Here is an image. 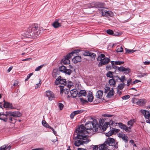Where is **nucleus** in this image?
I'll return each mask as SVG.
<instances>
[{
	"mask_svg": "<svg viewBox=\"0 0 150 150\" xmlns=\"http://www.w3.org/2000/svg\"><path fill=\"white\" fill-rule=\"evenodd\" d=\"M118 137L121 138L125 142L127 143L128 140V138L127 136L125 135L124 133H119L117 134Z\"/></svg>",
	"mask_w": 150,
	"mask_h": 150,
	"instance_id": "dca6fc26",
	"label": "nucleus"
},
{
	"mask_svg": "<svg viewBox=\"0 0 150 150\" xmlns=\"http://www.w3.org/2000/svg\"><path fill=\"white\" fill-rule=\"evenodd\" d=\"M105 55L103 54H100V55H99L97 58V60L98 61H99L100 60V59H103V58H105Z\"/></svg>",
	"mask_w": 150,
	"mask_h": 150,
	"instance_id": "e433bc0d",
	"label": "nucleus"
},
{
	"mask_svg": "<svg viewBox=\"0 0 150 150\" xmlns=\"http://www.w3.org/2000/svg\"><path fill=\"white\" fill-rule=\"evenodd\" d=\"M124 62L123 61H116L115 62V65H120L123 64L124 63Z\"/></svg>",
	"mask_w": 150,
	"mask_h": 150,
	"instance_id": "de8ad7c7",
	"label": "nucleus"
},
{
	"mask_svg": "<svg viewBox=\"0 0 150 150\" xmlns=\"http://www.w3.org/2000/svg\"><path fill=\"white\" fill-rule=\"evenodd\" d=\"M80 101L81 102L82 104H85L86 103L88 102L87 100L84 99V98H79Z\"/></svg>",
	"mask_w": 150,
	"mask_h": 150,
	"instance_id": "58836bf2",
	"label": "nucleus"
},
{
	"mask_svg": "<svg viewBox=\"0 0 150 150\" xmlns=\"http://www.w3.org/2000/svg\"><path fill=\"white\" fill-rule=\"evenodd\" d=\"M140 112L144 116L146 120V122L150 124V111H149L144 110H141Z\"/></svg>",
	"mask_w": 150,
	"mask_h": 150,
	"instance_id": "0eeeda50",
	"label": "nucleus"
},
{
	"mask_svg": "<svg viewBox=\"0 0 150 150\" xmlns=\"http://www.w3.org/2000/svg\"><path fill=\"white\" fill-rule=\"evenodd\" d=\"M119 35V33H118L115 31L114 32H113V34L112 35L113 36H116Z\"/></svg>",
	"mask_w": 150,
	"mask_h": 150,
	"instance_id": "69168bd1",
	"label": "nucleus"
},
{
	"mask_svg": "<svg viewBox=\"0 0 150 150\" xmlns=\"http://www.w3.org/2000/svg\"><path fill=\"white\" fill-rule=\"evenodd\" d=\"M112 116V115H111L107 114H105L103 115V116L104 117H111Z\"/></svg>",
	"mask_w": 150,
	"mask_h": 150,
	"instance_id": "0e129e2a",
	"label": "nucleus"
},
{
	"mask_svg": "<svg viewBox=\"0 0 150 150\" xmlns=\"http://www.w3.org/2000/svg\"><path fill=\"white\" fill-rule=\"evenodd\" d=\"M100 3L98 4H96L95 5V6H92L91 4H88L87 6L88 8H97V9L98 10V8H97L96 7V6H97Z\"/></svg>",
	"mask_w": 150,
	"mask_h": 150,
	"instance_id": "c03bdc74",
	"label": "nucleus"
},
{
	"mask_svg": "<svg viewBox=\"0 0 150 150\" xmlns=\"http://www.w3.org/2000/svg\"><path fill=\"white\" fill-rule=\"evenodd\" d=\"M110 88L108 86H106L105 88V91H104V93H107L108 91L110 90Z\"/></svg>",
	"mask_w": 150,
	"mask_h": 150,
	"instance_id": "5fc2aeb1",
	"label": "nucleus"
},
{
	"mask_svg": "<svg viewBox=\"0 0 150 150\" xmlns=\"http://www.w3.org/2000/svg\"><path fill=\"white\" fill-rule=\"evenodd\" d=\"M120 81L119 82H122L123 83L125 80V76H122L120 78Z\"/></svg>",
	"mask_w": 150,
	"mask_h": 150,
	"instance_id": "37998d69",
	"label": "nucleus"
},
{
	"mask_svg": "<svg viewBox=\"0 0 150 150\" xmlns=\"http://www.w3.org/2000/svg\"><path fill=\"white\" fill-rule=\"evenodd\" d=\"M98 122L96 120H93V122L88 121L87 122L84 126V129L90 130L94 128L95 131H98Z\"/></svg>",
	"mask_w": 150,
	"mask_h": 150,
	"instance_id": "20e7f679",
	"label": "nucleus"
},
{
	"mask_svg": "<svg viewBox=\"0 0 150 150\" xmlns=\"http://www.w3.org/2000/svg\"><path fill=\"white\" fill-rule=\"evenodd\" d=\"M112 68H113L115 69H117L118 67H117L115 65V64H114L112 65Z\"/></svg>",
	"mask_w": 150,
	"mask_h": 150,
	"instance_id": "338daca9",
	"label": "nucleus"
},
{
	"mask_svg": "<svg viewBox=\"0 0 150 150\" xmlns=\"http://www.w3.org/2000/svg\"><path fill=\"white\" fill-rule=\"evenodd\" d=\"M112 79H113L116 82V81L119 82V81H119L120 79V77L117 75H114Z\"/></svg>",
	"mask_w": 150,
	"mask_h": 150,
	"instance_id": "c9c22d12",
	"label": "nucleus"
},
{
	"mask_svg": "<svg viewBox=\"0 0 150 150\" xmlns=\"http://www.w3.org/2000/svg\"><path fill=\"white\" fill-rule=\"evenodd\" d=\"M87 97L88 101L91 102L93 101V97L92 94V93L91 92L88 93L87 95Z\"/></svg>",
	"mask_w": 150,
	"mask_h": 150,
	"instance_id": "393cba45",
	"label": "nucleus"
},
{
	"mask_svg": "<svg viewBox=\"0 0 150 150\" xmlns=\"http://www.w3.org/2000/svg\"><path fill=\"white\" fill-rule=\"evenodd\" d=\"M112 69V67L110 65H108L106 66V69L109 70Z\"/></svg>",
	"mask_w": 150,
	"mask_h": 150,
	"instance_id": "4d7b16f0",
	"label": "nucleus"
},
{
	"mask_svg": "<svg viewBox=\"0 0 150 150\" xmlns=\"http://www.w3.org/2000/svg\"><path fill=\"white\" fill-rule=\"evenodd\" d=\"M4 103L2 104L3 105V108H8L10 109L13 108V107L12 104L8 102H5L4 100Z\"/></svg>",
	"mask_w": 150,
	"mask_h": 150,
	"instance_id": "a211bd4d",
	"label": "nucleus"
},
{
	"mask_svg": "<svg viewBox=\"0 0 150 150\" xmlns=\"http://www.w3.org/2000/svg\"><path fill=\"white\" fill-rule=\"evenodd\" d=\"M75 115H76V113L74 111L73 112H72L71 113L70 115V117L71 119H73L74 118V116Z\"/></svg>",
	"mask_w": 150,
	"mask_h": 150,
	"instance_id": "864d4df0",
	"label": "nucleus"
},
{
	"mask_svg": "<svg viewBox=\"0 0 150 150\" xmlns=\"http://www.w3.org/2000/svg\"><path fill=\"white\" fill-rule=\"evenodd\" d=\"M137 100L136 98H134L133 100V102L134 103H136L138 104H140L141 105H143L146 103V100L145 99H140L139 100H138L137 101L135 102V100Z\"/></svg>",
	"mask_w": 150,
	"mask_h": 150,
	"instance_id": "f3484780",
	"label": "nucleus"
},
{
	"mask_svg": "<svg viewBox=\"0 0 150 150\" xmlns=\"http://www.w3.org/2000/svg\"><path fill=\"white\" fill-rule=\"evenodd\" d=\"M114 91L113 90V89L112 88L111 90H110L108 93L106 97L108 98H111L114 95Z\"/></svg>",
	"mask_w": 150,
	"mask_h": 150,
	"instance_id": "4be33fe9",
	"label": "nucleus"
},
{
	"mask_svg": "<svg viewBox=\"0 0 150 150\" xmlns=\"http://www.w3.org/2000/svg\"><path fill=\"white\" fill-rule=\"evenodd\" d=\"M69 56H67V54L62 59L61 62L64 64H69L70 63V61L69 59L71 58V56L69 57Z\"/></svg>",
	"mask_w": 150,
	"mask_h": 150,
	"instance_id": "2eb2a0df",
	"label": "nucleus"
},
{
	"mask_svg": "<svg viewBox=\"0 0 150 150\" xmlns=\"http://www.w3.org/2000/svg\"><path fill=\"white\" fill-rule=\"evenodd\" d=\"M71 96L73 98H76L78 93V91L76 89H72L70 91Z\"/></svg>",
	"mask_w": 150,
	"mask_h": 150,
	"instance_id": "6ab92c4d",
	"label": "nucleus"
},
{
	"mask_svg": "<svg viewBox=\"0 0 150 150\" xmlns=\"http://www.w3.org/2000/svg\"><path fill=\"white\" fill-rule=\"evenodd\" d=\"M84 111V110H77L74 111L76 115L78 114L81 113Z\"/></svg>",
	"mask_w": 150,
	"mask_h": 150,
	"instance_id": "a19ab883",
	"label": "nucleus"
},
{
	"mask_svg": "<svg viewBox=\"0 0 150 150\" xmlns=\"http://www.w3.org/2000/svg\"><path fill=\"white\" fill-rule=\"evenodd\" d=\"M103 91L102 90H99L96 93V96L97 98L101 99L102 97Z\"/></svg>",
	"mask_w": 150,
	"mask_h": 150,
	"instance_id": "412c9836",
	"label": "nucleus"
},
{
	"mask_svg": "<svg viewBox=\"0 0 150 150\" xmlns=\"http://www.w3.org/2000/svg\"><path fill=\"white\" fill-rule=\"evenodd\" d=\"M109 83L111 86H112L113 87H114L115 86L116 82V81L114 80L112 78V79L109 80Z\"/></svg>",
	"mask_w": 150,
	"mask_h": 150,
	"instance_id": "a878e982",
	"label": "nucleus"
},
{
	"mask_svg": "<svg viewBox=\"0 0 150 150\" xmlns=\"http://www.w3.org/2000/svg\"><path fill=\"white\" fill-rule=\"evenodd\" d=\"M117 70L119 71L123 72L125 74H128L131 71V69L129 68H125L123 66L118 67Z\"/></svg>",
	"mask_w": 150,
	"mask_h": 150,
	"instance_id": "1a4fd4ad",
	"label": "nucleus"
},
{
	"mask_svg": "<svg viewBox=\"0 0 150 150\" xmlns=\"http://www.w3.org/2000/svg\"><path fill=\"white\" fill-rule=\"evenodd\" d=\"M113 134L114 132H113V130L112 129L110 130L108 132L106 133L105 134L107 137H109L112 135Z\"/></svg>",
	"mask_w": 150,
	"mask_h": 150,
	"instance_id": "473e14b6",
	"label": "nucleus"
},
{
	"mask_svg": "<svg viewBox=\"0 0 150 150\" xmlns=\"http://www.w3.org/2000/svg\"><path fill=\"white\" fill-rule=\"evenodd\" d=\"M7 114L9 116V120L10 122L14 123L16 122L15 118L18 117L22 116V114L19 111L7 112Z\"/></svg>",
	"mask_w": 150,
	"mask_h": 150,
	"instance_id": "39448f33",
	"label": "nucleus"
},
{
	"mask_svg": "<svg viewBox=\"0 0 150 150\" xmlns=\"http://www.w3.org/2000/svg\"><path fill=\"white\" fill-rule=\"evenodd\" d=\"M114 73L113 72L109 71L107 73L106 76L107 77L113 78L114 76V75H113Z\"/></svg>",
	"mask_w": 150,
	"mask_h": 150,
	"instance_id": "cd10ccee",
	"label": "nucleus"
},
{
	"mask_svg": "<svg viewBox=\"0 0 150 150\" xmlns=\"http://www.w3.org/2000/svg\"><path fill=\"white\" fill-rule=\"evenodd\" d=\"M6 145H4L0 147V150H6Z\"/></svg>",
	"mask_w": 150,
	"mask_h": 150,
	"instance_id": "bf43d9fd",
	"label": "nucleus"
},
{
	"mask_svg": "<svg viewBox=\"0 0 150 150\" xmlns=\"http://www.w3.org/2000/svg\"><path fill=\"white\" fill-rule=\"evenodd\" d=\"M103 4L100 3L97 6H96L98 8V10L100 11V13L102 16H105L106 17H109V16L111 17L113 16V13L110 11H108L106 10V8L103 7Z\"/></svg>",
	"mask_w": 150,
	"mask_h": 150,
	"instance_id": "7ed1b4c3",
	"label": "nucleus"
},
{
	"mask_svg": "<svg viewBox=\"0 0 150 150\" xmlns=\"http://www.w3.org/2000/svg\"><path fill=\"white\" fill-rule=\"evenodd\" d=\"M100 62L98 64V66L99 67L107 64L110 62V59L108 58L105 57L103 59H100Z\"/></svg>",
	"mask_w": 150,
	"mask_h": 150,
	"instance_id": "9d476101",
	"label": "nucleus"
},
{
	"mask_svg": "<svg viewBox=\"0 0 150 150\" xmlns=\"http://www.w3.org/2000/svg\"><path fill=\"white\" fill-rule=\"evenodd\" d=\"M42 125L46 128H51V127L48 124L45 120H42Z\"/></svg>",
	"mask_w": 150,
	"mask_h": 150,
	"instance_id": "bb28decb",
	"label": "nucleus"
},
{
	"mask_svg": "<svg viewBox=\"0 0 150 150\" xmlns=\"http://www.w3.org/2000/svg\"><path fill=\"white\" fill-rule=\"evenodd\" d=\"M33 74V73H31L29 74L27 76V78L25 79V81H27L30 77Z\"/></svg>",
	"mask_w": 150,
	"mask_h": 150,
	"instance_id": "a18cd8bd",
	"label": "nucleus"
},
{
	"mask_svg": "<svg viewBox=\"0 0 150 150\" xmlns=\"http://www.w3.org/2000/svg\"><path fill=\"white\" fill-rule=\"evenodd\" d=\"M80 51V50H75L72 51L71 52L67 54V56H69V57L72 56L73 54H74L78 53Z\"/></svg>",
	"mask_w": 150,
	"mask_h": 150,
	"instance_id": "c85d7f7f",
	"label": "nucleus"
},
{
	"mask_svg": "<svg viewBox=\"0 0 150 150\" xmlns=\"http://www.w3.org/2000/svg\"><path fill=\"white\" fill-rule=\"evenodd\" d=\"M106 144L108 146H112L114 147L115 149L118 148V142L115 143V139L112 138L108 137L105 142Z\"/></svg>",
	"mask_w": 150,
	"mask_h": 150,
	"instance_id": "423d86ee",
	"label": "nucleus"
},
{
	"mask_svg": "<svg viewBox=\"0 0 150 150\" xmlns=\"http://www.w3.org/2000/svg\"><path fill=\"white\" fill-rule=\"evenodd\" d=\"M67 87L70 89V88L73 86V83L71 81H68L67 85Z\"/></svg>",
	"mask_w": 150,
	"mask_h": 150,
	"instance_id": "f704fd0d",
	"label": "nucleus"
},
{
	"mask_svg": "<svg viewBox=\"0 0 150 150\" xmlns=\"http://www.w3.org/2000/svg\"><path fill=\"white\" fill-rule=\"evenodd\" d=\"M90 54L89 56L91 57L92 58H93L94 59H95V58L96 57V54L91 52H90Z\"/></svg>",
	"mask_w": 150,
	"mask_h": 150,
	"instance_id": "09e8293b",
	"label": "nucleus"
},
{
	"mask_svg": "<svg viewBox=\"0 0 150 150\" xmlns=\"http://www.w3.org/2000/svg\"><path fill=\"white\" fill-rule=\"evenodd\" d=\"M130 96L129 95H125L122 97V99L123 100H127L130 98Z\"/></svg>",
	"mask_w": 150,
	"mask_h": 150,
	"instance_id": "603ef678",
	"label": "nucleus"
},
{
	"mask_svg": "<svg viewBox=\"0 0 150 150\" xmlns=\"http://www.w3.org/2000/svg\"><path fill=\"white\" fill-rule=\"evenodd\" d=\"M59 69L60 71L68 75H70L73 72L70 69H67L66 67L63 65L60 66L59 68Z\"/></svg>",
	"mask_w": 150,
	"mask_h": 150,
	"instance_id": "6e6552de",
	"label": "nucleus"
},
{
	"mask_svg": "<svg viewBox=\"0 0 150 150\" xmlns=\"http://www.w3.org/2000/svg\"><path fill=\"white\" fill-rule=\"evenodd\" d=\"M123 51V48L122 46H121L120 48H118L117 50V52H122Z\"/></svg>",
	"mask_w": 150,
	"mask_h": 150,
	"instance_id": "8fccbe9b",
	"label": "nucleus"
},
{
	"mask_svg": "<svg viewBox=\"0 0 150 150\" xmlns=\"http://www.w3.org/2000/svg\"><path fill=\"white\" fill-rule=\"evenodd\" d=\"M103 120H101L99 121V123L100 124L99 125H98V127L101 128H102V129L103 131H105L106 128L108 127V123L105 122V123L104 125H103V123H102Z\"/></svg>",
	"mask_w": 150,
	"mask_h": 150,
	"instance_id": "4468645a",
	"label": "nucleus"
},
{
	"mask_svg": "<svg viewBox=\"0 0 150 150\" xmlns=\"http://www.w3.org/2000/svg\"><path fill=\"white\" fill-rule=\"evenodd\" d=\"M106 32L108 34L110 35H112L113 31L110 29H108L107 30Z\"/></svg>",
	"mask_w": 150,
	"mask_h": 150,
	"instance_id": "49530a36",
	"label": "nucleus"
},
{
	"mask_svg": "<svg viewBox=\"0 0 150 150\" xmlns=\"http://www.w3.org/2000/svg\"><path fill=\"white\" fill-rule=\"evenodd\" d=\"M77 136L74 137L76 140L74 142V145L76 146H79L81 145H83L88 143L90 141L89 136L86 134L88 132L84 129L83 125L82 124L77 128L76 130Z\"/></svg>",
	"mask_w": 150,
	"mask_h": 150,
	"instance_id": "f257e3e1",
	"label": "nucleus"
},
{
	"mask_svg": "<svg viewBox=\"0 0 150 150\" xmlns=\"http://www.w3.org/2000/svg\"><path fill=\"white\" fill-rule=\"evenodd\" d=\"M86 95V92L85 90H81L78 93V95L79 97L85 96Z\"/></svg>",
	"mask_w": 150,
	"mask_h": 150,
	"instance_id": "5701e85b",
	"label": "nucleus"
},
{
	"mask_svg": "<svg viewBox=\"0 0 150 150\" xmlns=\"http://www.w3.org/2000/svg\"><path fill=\"white\" fill-rule=\"evenodd\" d=\"M64 106V105L62 103H58V107L60 110H62L63 109Z\"/></svg>",
	"mask_w": 150,
	"mask_h": 150,
	"instance_id": "79ce46f5",
	"label": "nucleus"
},
{
	"mask_svg": "<svg viewBox=\"0 0 150 150\" xmlns=\"http://www.w3.org/2000/svg\"><path fill=\"white\" fill-rule=\"evenodd\" d=\"M113 121L112 120H110L109 122H107L108 123V125L110 126L111 125H112L113 123Z\"/></svg>",
	"mask_w": 150,
	"mask_h": 150,
	"instance_id": "13d9d810",
	"label": "nucleus"
},
{
	"mask_svg": "<svg viewBox=\"0 0 150 150\" xmlns=\"http://www.w3.org/2000/svg\"><path fill=\"white\" fill-rule=\"evenodd\" d=\"M53 26L54 28H56L60 26H61V24L58 21L57 19L54 22L53 24Z\"/></svg>",
	"mask_w": 150,
	"mask_h": 150,
	"instance_id": "b1692460",
	"label": "nucleus"
},
{
	"mask_svg": "<svg viewBox=\"0 0 150 150\" xmlns=\"http://www.w3.org/2000/svg\"><path fill=\"white\" fill-rule=\"evenodd\" d=\"M25 33V36L28 38H36L40 34L41 30L37 24H34L30 26Z\"/></svg>",
	"mask_w": 150,
	"mask_h": 150,
	"instance_id": "f03ea898",
	"label": "nucleus"
},
{
	"mask_svg": "<svg viewBox=\"0 0 150 150\" xmlns=\"http://www.w3.org/2000/svg\"><path fill=\"white\" fill-rule=\"evenodd\" d=\"M140 74L142 75V77H144L145 76H146L148 75V74L146 73H141Z\"/></svg>",
	"mask_w": 150,
	"mask_h": 150,
	"instance_id": "774afa93",
	"label": "nucleus"
},
{
	"mask_svg": "<svg viewBox=\"0 0 150 150\" xmlns=\"http://www.w3.org/2000/svg\"><path fill=\"white\" fill-rule=\"evenodd\" d=\"M134 122V120H130L128 122L127 124L128 125H130V126H132L133 125V123Z\"/></svg>",
	"mask_w": 150,
	"mask_h": 150,
	"instance_id": "ea45409f",
	"label": "nucleus"
},
{
	"mask_svg": "<svg viewBox=\"0 0 150 150\" xmlns=\"http://www.w3.org/2000/svg\"><path fill=\"white\" fill-rule=\"evenodd\" d=\"M61 79L62 77L61 76H59L56 79V80L55 82V84L56 85H58L59 84Z\"/></svg>",
	"mask_w": 150,
	"mask_h": 150,
	"instance_id": "7c9ffc66",
	"label": "nucleus"
},
{
	"mask_svg": "<svg viewBox=\"0 0 150 150\" xmlns=\"http://www.w3.org/2000/svg\"><path fill=\"white\" fill-rule=\"evenodd\" d=\"M91 52L88 51H83L82 52V54L84 56H89L90 55V52Z\"/></svg>",
	"mask_w": 150,
	"mask_h": 150,
	"instance_id": "4c0bfd02",
	"label": "nucleus"
},
{
	"mask_svg": "<svg viewBox=\"0 0 150 150\" xmlns=\"http://www.w3.org/2000/svg\"><path fill=\"white\" fill-rule=\"evenodd\" d=\"M60 88V93H62L63 92L64 90V86H59Z\"/></svg>",
	"mask_w": 150,
	"mask_h": 150,
	"instance_id": "e2e57ef3",
	"label": "nucleus"
},
{
	"mask_svg": "<svg viewBox=\"0 0 150 150\" xmlns=\"http://www.w3.org/2000/svg\"><path fill=\"white\" fill-rule=\"evenodd\" d=\"M125 86V83H120L118 86L117 88V90H122Z\"/></svg>",
	"mask_w": 150,
	"mask_h": 150,
	"instance_id": "c756f323",
	"label": "nucleus"
},
{
	"mask_svg": "<svg viewBox=\"0 0 150 150\" xmlns=\"http://www.w3.org/2000/svg\"><path fill=\"white\" fill-rule=\"evenodd\" d=\"M117 124L121 129L125 130L126 132H130L131 131V128L130 127H127L125 125L121 122L118 123Z\"/></svg>",
	"mask_w": 150,
	"mask_h": 150,
	"instance_id": "f8f14e48",
	"label": "nucleus"
},
{
	"mask_svg": "<svg viewBox=\"0 0 150 150\" xmlns=\"http://www.w3.org/2000/svg\"><path fill=\"white\" fill-rule=\"evenodd\" d=\"M112 129L114 132V134H116L120 131V130L115 128H112Z\"/></svg>",
	"mask_w": 150,
	"mask_h": 150,
	"instance_id": "6e6d98bb",
	"label": "nucleus"
},
{
	"mask_svg": "<svg viewBox=\"0 0 150 150\" xmlns=\"http://www.w3.org/2000/svg\"><path fill=\"white\" fill-rule=\"evenodd\" d=\"M60 83L61 84H63L64 86H66L67 84V82L66 80L65 79H62V78L60 80L59 84Z\"/></svg>",
	"mask_w": 150,
	"mask_h": 150,
	"instance_id": "72a5a7b5",
	"label": "nucleus"
},
{
	"mask_svg": "<svg viewBox=\"0 0 150 150\" xmlns=\"http://www.w3.org/2000/svg\"><path fill=\"white\" fill-rule=\"evenodd\" d=\"M81 58L79 56H75L72 59V61L74 63H76L81 61Z\"/></svg>",
	"mask_w": 150,
	"mask_h": 150,
	"instance_id": "aec40b11",
	"label": "nucleus"
},
{
	"mask_svg": "<svg viewBox=\"0 0 150 150\" xmlns=\"http://www.w3.org/2000/svg\"><path fill=\"white\" fill-rule=\"evenodd\" d=\"M18 81H16V80L14 81V83L13 84V85L14 86V87H13L12 86V87H13V88H14V87L17 86L18 85Z\"/></svg>",
	"mask_w": 150,
	"mask_h": 150,
	"instance_id": "052dcab7",
	"label": "nucleus"
},
{
	"mask_svg": "<svg viewBox=\"0 0 150 150\" xmlns=\"http://www.w3.org/2000/svg\"><path fill=\"white\" fill-rule=\"evenodd\" d=\"M125 50L126 52L128 54H131L134 52L136 50H130L127 48H125Z\"/></svg>",
	"mask_w": 150,
	"mask_h": 150,
	"instance_id": "2f4dec72",
	"label": "nucleus"
},
{
	"mask_svg": "<svg viewBox=\"0 0 150 150\" xmlns=\"http://www.w3.org/2000/svg\"><path fill=\"white\" fill-rule=\"evenodd\" d=\"M43 66V65H42L39 66L35 69V71H39L42 68Z\"/></svg>",
	"mask_w": 150,
	"mask_h": 150,
	"instance_id": "3c124183",
	"label": "nucleus"
},
{
	"mask_svg": "<svg viewBox=\"0 0 150 150\" xmlns=\"http://www.w3.org/2000/svg\"><path fill=\"white\" fill-rule=\"evenodd\" d=\"M46 96L48 97L49 100L51 101L55 98V95L54 93L51 91L48 90L45 93Z\"/></svg>",
	"mask_w": 150,
	"mask_h": 150,
	"instance_id": "9b49d317",
	"label": "nucleus"
},
{
	"mask_svg": "<svg viewBox=\"0 0 150 150\" xmlns=\"http://www.w3.org/2000/svg\"><path fill=\"white\" fill-rule=\"evenodd\" d=\"M141 82V81L140 80H135V81H134L132 83V85H133L136 83H137L138 82Z\"/></svg>",
	"mask_w": 150,
	"mask_h": 150,
	"instance_id": "680f3d73",
	"label": "nucleus"
},
{
	"mask_svg": "<svg viewBox=\"0 0 150 150\" xmlns=\"http://www.w3.org/2000/svg\"><path fill=\"white\" fill-rule=\"evenodd\" d=\"M8 112L6 111V114L0 112V120H3L4 122H7L8 119L9 120V116L7 115V112Z\"/></svg>",
	"mask_w": 150,
	"mask_h": 150,
	"instance_id": "ddd939ff",
	"label": "nucleus"
}]
</instances>
